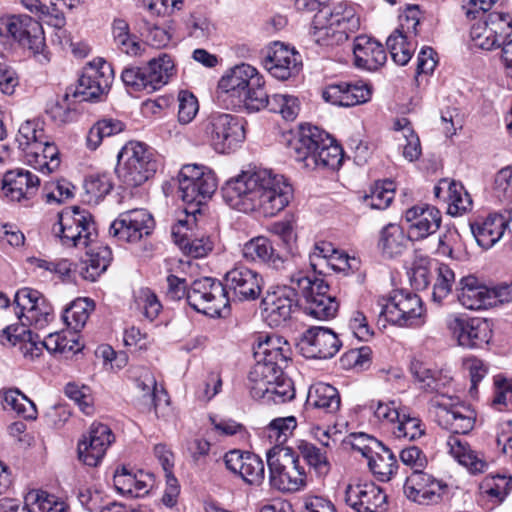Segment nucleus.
Listing matches in <instances>:
<instances>
[{
  "mask_svg": "<svg viewBox=\"0 0 512 512\" xmlns=\"http://www.w3.org/2000/svg\"><path fill=\"white\" fill-rule=\"evenodd\" d=\"M224 201L243 211L259 210L272 217L284 210L293 197V188L284 176L267 169L242 171L221 188Z\"/></svg>",
  "mask_w": 512,
  "mask_h": 512,
  "instance_id": "nucleus-1",
  "label": "nucleus"
},
{
  "mask_svg": "<svg viewBox=\"0 0 512 512\" xmlns=\"http://www.w3.org/2000/svg\"><path fill=\"white\" fill-rule=\"evenodd\" d=\"M294 158L307 170H336L343 162V149L336 140L318 126L299 125L297 136L289 141Z\"/></svg>",
  "mask_w": 512,
  "mask_h": 512,
  "instance_id": "nucleus-2",
  "label": "nucleus"
},
{
  "mask_svg": "<svg viewBox=\"0 0 512 512\" xmlns=\"http://www.w3.org/2000/svg\"><path fill=\"white\" fill-rule=\"evenodd\" d=\"M113 66H87L79 76L76 85L66 88L63 100L47 103L46 114L58 124H66L76 119L77 111L72 107L70 97L75 102H97L108 92L113 79Z\"/></svg>",
  "mask_w": 512,
  "mask_h": 512,
  "instance_id": "nucleus-3",
  "label": "nucleus"
},
{
  "mask_svg": "<svg viewBox=\"0 0 512 512\" xmlns=\"http://www.w3.org/2000/svg\"><path fill=\"white\" fill-rule=\"evenodd\" d=\"M217 93L238 111L258 112L267 105L265 80L255 66H231L219 79Z\"/></svg>",
  "mask_w": 512,
  "mask_h": 512,
  "instance_id": "nucleus-4",
  "label": "nucleus"
},
{
  "mask_svg": "<svg viewBox=\"0 0 512 512\" xmlns=\"http://www.w3.org/2000/svg\"><path fill=\"white\" fill-rule=\"evenodd\" d=\"M179 194L186 204L188 215L201 214V207L217 189V178L212 169L199 164H185L177 177Z\"/></svg>",
  "mask_w": 512,
  "mask_h": 512,
  "instance_id": "nucleus-5",
  "label": "nucleus"
},
{
  "mask_svg": "<svg viewBox=\"0 0 512 512\" xmlns=\"http://www.w3.org/2000/svg\"><path fill=\"white\" fill-rule=\"evenodd\" d=\"M269 482L281 492H296L306 486L307 475L299 455L290 447L273 446L266 454Z\"/></svg>",
  "mask_w": 512,
  "mask_h": 512,
  "instance_id": "nucleus-6",
  "label": "nucleus"
},
{
  "mask_svg": "<svg viewBox=\"0 0 512 512\" xmlns=\"http://www.w3.org/2000/svg\"><path fill=\"white\" fill-rule=\"evenodd\" d=\"M158 161L152 149L143 142L127 143L117 155L115 171L123 183L138 187L154 176Z\"/></svg>",
  "mask_w": 512,
  "mask_h": 512,
  "instance_id": "nucleus-7",
  "label": "nucleus"
},
{
  "mask_svg": "<svg viewBox=\"0 0 512 512\" xmlns=\"http://www.w3.org/2000/svg\"><path fill=\"white\" fill-rule=\"evenodd\" d=\"M245 124L242 117L212 112L200 123L199 129L216 152L230 153L244 142Z\"/></svg>",
  "mask_w": 512,
  "mask_h": 512,
  "instance_id": "nucleus-8",
  "label": "nucleus"
},
{
  "mask_svg": "<svg viewBox=\"0 0 512 512\" xmlns=\"http://www.w3.org/2000/svg\"><path fill=\"white\" fill-rule=\"evenodd\" d=\"M0 34L11 36L27 48L39 63L48 62L45 37L41 24L28 15H12L0 21Z\"/></svg>",
  "mask_w": 512,
  "mask_h": 512,
  "instance_id": "nucleus-9",
  "label": "nucleus"
},
{
  "mask_svg": "<svg viewBox=\"0 0 512 512\" xmlns=\"http://www.w3.org/2000/svg\"><path fill=\"white\" fill-rule=\"evenodd\" d=\"M323 17L329 16L327 25L316 26L318 41L324 45H338L346 41L350 33H354L360 27L359 17L355 7L345 1L336 3L331 11H320Z\"/></svg>",
  "mask_w": 512,
  "mask_h": 512,
  "instance_id": "nucleus-10",
  "label": "nucleus"
},
{
  "mask_svg": "<svg viewBox=\"0 0 512 512\" xmlns=\"http://www.w3.org/2000/svg\"><path fill=\"white\" fill-rule=\"evenodd\" d=\"M297 284L305 299L306 314L318 320H330L337 315L339 302L335 296L328 294L330 286L324 279L304 276L297 279Z\"/></svg>",
  "mask_w": 512,
  "mask_h": 512,
  "instance_id": "nucleus-11",
  "label": "nucleus"
},
{
  "mask_svg": "<svg viewBox=\"0 0 512 512\" xmlns=\"http://www.w3.org/2000/svg\"><path fill=\"white\" fill-rule=\"evenodd\" d=\"M298 307L300 305L297 290L286 285L276 286L272 291L268 290L260 303L262 318L271 328L285 326Z\"/></svg>",
  "mask_w": 512,
  "mask_h": 512,
  "instance_id": "nucleus-12",
  "label": "nucleus"
},
{
  "mask_svg": "<svg viewBox=\"0 0 512 512\" xmlns=\"http://www.w3.org/2000/svg\"><path fill=\"white\" fill-rule=\"evenodd\" d=\"M492 322L486 318L456 315L447 321V327L458 345L468 349L483 348L492 339Z\"/></svg>",
  "mask_w": 512,
  "mask_h": 512,
  "instance_id": "nucleus-13",
  "label": "nucleus"
},
{
  "mask_svg": "<svg viewBox=\"0 0 512 512\" xmlns=\"http://www.w3.org/2000/svg\"><path fill=\"white\" fill-rule=\"evenodd\" d=\"M341 347L338 335L332 329L322 326L308 328L296 342V349L307 359H330Z\"/></svg>",
  "mask_w": 512,
  "mask_h": 512,
  "instance_id": "nucleus-14",
  "label": "nucleus"
},
{
  "mask_svg": "<svg viewBox=\"0 0 512 512\" xmlns=\"http://www.w3.org/2000/svg\"><path fill=\"white\" fill-rule=\"evenodd\" d=\"M422 312V300L417 294L394 290L387 303L382 306L380 316H384L390 324L409 327L418 321Z\"/></svg>",
  "mask_w": 512,
  "mask_h": 512,
  "instance_id": "nucleus-15",
  "label": "nucleus"
},
{
  "mask_svg": "<svg viewBox=\"0 0 512 512\" xmlns=\"http://www.w3.org/2000/svg\"><path fill=\"white\" fill-rule=\"evenodd\" d=\"M222 282L230 303L232 300H256L261 294L263 279L256 271L238 265L224 275Z\"/></svg>",
  "mask_w": 512,
  "mask_h": 512,
  "instance_id": "nucleus-16",
  "label": "nucleus"
},
{
  "mask_svg": "<svg viewBox=\"0 0 512 512\" xmlns=\"http://www.w3.org/2000/svg\"><path fill=\"white\" fill-rule=\"evenodd\" d=\"M154 219L144 209H134L121 213L110 225L109 234L124 242H138L154 229Z\"/></svg>",
  "mask_w": 512,
  "mask_h": 512,
  "instance_id": "nucleus-17",
  "label": "nucleus"
},
{
  "mask_svg": "<svg viewBox=\"0 0 512 512\" xmlns=\"http://www.w3.org/2000/svg\"><path fill=\"white\" fill-rule=\"evenodd\" d=\"M387 494L372 481L349 484L345 490V502L357 512H386Z\"/></svg>",
  "mask_w": 512,
  "mask_h": 512,
  "instance_id": "nucleus-18",
  "label": "nucleus"
},
{
  "mask_svg": "<svg viewBox=\"0 0 512 512\" xmlns=\"http://www.w3.org/2000/svg\"><path fill=\"white\" fill-rule=\"evenodd\" d=\"M189 290L207 302L202 314L211 318H225L229 315V299L226 298L223 282L211 277H203L192 282Z\"/></svg>",
  "mask_w": 512,
  "mask_h": 512,
  "instance_id": "nucleus-19",
  "label": "nucleus"
},
{
  "mask_svg": "<svg viewBox=\"0 0 512 512\" xmlns=\"http://www.w3.org/2000/svg\"><path fill=\"white\" fill-rule=\"evenodd\" d=\"M280 339L266 337L265 341L259 342L254 351L257 364L249 372L248 380H259L261 377L283 371V364H287L288 357L282 347L279 346Z\"/></svg>",
  "mask_w": 512,
  "mask_h": 512,
  "instance_id": "nucleus-20",
  "label": "nucleus"
},
{
  "mask_svg": "<svg viewBox=\"0 0 512 512\" xmlns=\"http://www.w3.org/2000/svg\"><path fill=\"white\" fill-rule=\"evenodd\" d=\"M251 382L253 385L250 387V394L253 398H266L275 403H285L295 397L294 383L283 371L271 373Z\"/></svg>",
  "mask_w": 512,
  "mask_h": 512,
  "instance_id": "nucleus-21",
  "label": "nucleus"
},
{
  "mask_svg": "<svg viewBox=\"0 0 512 512\" xmlns=\"http://www.w3.org/2000/svg\"><path fill=\"white\" fill-rule=\"evenodd\" d=\"M405 220L410 223L408 238L418 241L435 233L441 225V212L436 207L415 205L405 213Z\"/></svg>",
  "mask_w": 512,
  "mask_h": 512,
  "instance_id": "nucleus-22",
  "label": "nucleus"
},
{
  "mask_svg": "<svg viewBox=\"0 0 512 512\" xmlns=\"http://www.w3.org/2000/svg\"><path fill=\"white\" fill-rule=\"evenodd\" d=\"M176 66H127L121 72L123 83L131 91L147 90L153 92L159 89L165 82L162 71H172Z\"/></svg>",
  "mask_w": 512,
  "mask_h": 512,
  "instance_id": "nucleus-23",
  "label": "nucleus"
},
{
  "mask_svg": "<svg viewBox=\"0 0 512 512\" xmlns=\"http://www.w3.org/2000/svg\"><path fill=\"white\" fill-rule=\"evenodd\" d=\"M242 252L246 260L265 264L275 270L283 269L288 260L286 254L275 246L274 241L264 236L254 237L246 242Z\"/></svg>",
  "mask_w": 512,
  "mask_h": 512,
  "instance_id": "nucleus-24",
  "label": "nucleus"
},
{
  "mask_svg": "<svg viewBox=\"0 0 512 512\" xmlns=\"http://www.w3.org/2000/svg\"><path fill=\"white\" fill-rule=\"evenodd\" d=\"M469 225L477 244L488 250L502 238L509 225V218L502 214L491 213L484 218H477Z\"/></svg>",
  "mask_w": 512,
  "mask_h": 512,
  "instance_id": "nucleus-25",
  "label": "nucleus"
},
{
  "mask_svg": "<svg viewBox=\"0 0 512 512\" xmlns=\"http://www.w3.org/2000/svg\"><path fill=\"white\" fill-rule=\"evenodd\" d=\"M39 185L40 179L23 169L9 170L2 179V190L13 201L30 199Z\"/></svg>",
  "mask_w": 512,
  "mask_h": 512,
  "instance_id": "nucleus-26",
  "label": "nucleus"
},
{
  "mask_svg": "<svg viewBox=\"0 0 512 512\" xmlns=\"http://www.w3.org/2000/svg\"><path fill=\"white\" fill-rule=\"evenodd\" d=\"M457 290L459 302L467 309L480 310L491 307V288L474 275L462 277Z\"/></svg>",
  "mask_w": 512,
  "mask_h": 512,
  "instance_id": "nucleus-27",
  "label": "nucleus"
},
{
  "mask_svg": "<svg viewBox=\"0 0 512 512\" xmlns=\"http://www.w3.org/2000/svg\"><path fill=\"white\" fill-rule=\"evenodd\" d=\"M341 399L338 390L323 382L310 386L305 402V409H319L325 413H335L339 410Z\"/></svg>",
  "mask_w": 512,
  "mask_h": 512,
  "instance_id": "nucleus-28",
  "label": "nucleus"
},
{
  "mask_svg": "<svg viewBox=\"0 0 512 512\" xmlns=\"http://www.w3.org/2000/svg\"><path fill=\"white\" fill-rule=\"evenodd\" d=\"M409 241L411 239L400 225L389 223L380 231L378 248L383 257L393 259L403 254Z\"/></svg>",
  "mask_w": 512,
  "mask_h": 512,
  "instance_id": "nucleus-29",
  "label": "nucleus"
},
{
  "mask_svg": "<svg viewBox=\"0 0 512 512\" xmlns=\"http://www.w3.org/2000/svg\"><path fill=\"white\" fill-rule=\"evenodd\" d=\"M448 445L451 448V453L458 460V462L467 467L473 473H483L488 468V462L483 458V455L475 450H472L467 442H462L456 436H450Z\"/></svg>",
  "mask_w": 512,
  "mask_h": 512,
  "instance_id": "nucleus-30",
  "label": "nucleus"
},
{
  "mask_svg": "<svg viewBox=\"0 0 512 512\" xmlns=\"http://www.w3.org/2000/svg\"><path fill=\"white\" fill-rule=\"evenodd\" d=\"M353 54L355 64H385L387 61L383 45L366 35L354 39Z\"/></svg>",
  "mask_w": 512,
  "mask_h": 512,
  "instance_id": "nucleus-31",
  "label": "nucleus"
},
{
  "mask_svg": "<svg viewBox=\"0 0 512 512\" xmlns=\"http://www.w3.org/2000/svg\"><path fill=\"white\" fill-rule=\"evenodd\" d=\"M172 237L183 253L193 258L204 257L213 249V243L209 237L199 238L193 233H182L175 228L172 229Z\"/></svg>",
  "mask_w": 512,
  "mask_h": 512,
  "instance_id": "nucleus-32",
  "label": "nucleus"
},
{
  "mask_svg": "<svg viewBox=\"0 0 512 512\" xmlns=\"http://www.w3.org/2000/svg\"><path fill=\"white\" fill-rule=\"evenodd\" d=\"M114 42L117 49L129 56H138L146 50L145 44L137 40V37L129 32V25L123 19H116L112 26Z\"/></svg>",
  "mask_w": 512,
  "mask_h": 512,
  "instance_id": "nucleus-33",
  "label": "nucleus"
},
{
  "mask_svg": "<svg viewBox=\"0 0 512 512\" xmlns=\"http://www.w3.org/2000/svg\"><path fill=\"white\" fill-rule=\"evenodd\" d=\"M265 62L272 64H303L299 52L291 45L281 41L269 43L261 51Z\"/></svg>",
  "mask_w": 512,
  "mask_h": 512,
  "instance_id": "nucleus-34",
  "label": "nucleus"
},
{
  "mask_svg": "<svg viewBox=\"0 0 512 512\" xmlns=\"http://www.w3.org/2000/svg\"><path fill=\"white\" fill-rule=\"evenodd\" d=\"M315 250H318L319 253L315 252L310 256V265L315 274L323 275L322 271L317 270L315 258L322 260L335 271L345 270V266H349V256L347 254L338 253L330 243L322 242L321 244H316Z\"/></svg>",
  "mask_w": 512,
  "mask_h": 512,
  "instance_id": "nucleus-35",
  "label": "nucleus"
},
{
  "mask_svg": "<svg viewBox=\"0 0 512 512\" xmlns=\"http://www.w3.org/2000/svg\"><path fill=\"white\" fill-rule=\"evenodd\" d=\"M369 191L363 196V202L371 209H386L394 198V182L390 179L378 180L370 186Z\"/></svg>",
  "mask_w": 512,
  "mask_h": 512,
  "instance_id": "nucleus-36",
  "label": "nucleus"
},
{
  "mask_svg": "<svg viewBox=\"0 0 512 512\" xmlns=\"http://www.w3.org/2000/svg\"><path fill=\"white\" fill-rule=\"evenodd\" d=\"M125 129V124L113 118L98 120L89 130L86 143L90 150H96L105 137L116 135Z\"/></svg>",
  "mask_w": 512,
  "mask_h": 512,
  "instance_id": "nucleus-37",
  "label": "nucleus"
},
{
  "mask_svg": "<svg viewBox=\"0 0 512 512\" xmlns=\"http://www.w3.org/2000/svg\"><path fill=\"white\" fill-rule=\"evenodd\" d=\"M441 184L448 185V193L451 203L448 207V213L455 216L460 215L463 212H466L472 205V200L469 197V194L464 191L465 199L462 197V191L464 187L460 183H456L455 181L448 182L447 179H442L439 185H436L433 189L434 195L437 198H440L442 193Z\"/></svg>",
  "mask_w": 512,
  "mask_h": 512,
  "instance_id": "nucleus-38",
  "label": "nucleus"
},
{
  "mask_svg": "<svg viewBox=\"0 0 512 512\" xmlns=\"http://www.w3.org/2000/svg\"><path fill=\"white\" fill-rule=\"evenodd\" d=\"M19 134L24 141L19 140V148L26 151V157L29 164L33 162L38 163L40 153L38 151V145L42 144V141L46 138L43 130H36L30 121L22 124L19 128Z\"/></svg>",
  "mask_w": 512,
  "mask_h": 512,
  "instance_id": "nucleus-39",
  "label": "nucleus"
},
{
  "mask_svg": "<svg viewBox=\"0 0 512 512\" xmlns=\"http://www.w3.org/2000/svg\"><path fill=\"white\" fill-rule=\"evenodd\" d=\"M34 505L37 507L38 512H66L67 509V505L63 501H59L56 496L42 490L32 491L25 497L23 510L36 512L31 507Z\"/></svg>",
  "mask_w": 512,
  "mask_h": 512,
  "instance_id": "nucleus-40",
  "label": "nucleus"
},
{
  "mask_svg": "<svg viewBox=\"0 0 512 512\" xmlns=\"http://www.w3.org/2000/svg\"><path fill=\"white\" fill-rule=\"evenodd\" d=\"M267 105L264 109L270 112L280 113L287 121H293L299 114L300 101L297 97L291 95L274 94L271 97L265 91Z\"/></svg>",
  "mask_w": 512,
  "mask_h": 512,
  "instance_id": "nucleus-41",
  "label": "nucleus"
},
{
  "mask_svg": "<svg viewBox=\"0 0 512 512\" xmlns=\"http://www.w3.org/2000/svg\"><path fill=\"white\" fill-rule=\"evenodd\" d=\"M448 414H451L453 424H455L454 433L467 434L473 427L475 422V412L470 405L458 402L450 405H440Z\"/></svg>",
  "mask_w": 512,
  "mask_h": 512,
  "instance_id": "nucleus-42",
  "label": "nucleus"
},
{
  "mask_svg": "<svg viewBox=\"0 0 512 512\" xmlns=\"http://www.w3.org/2000/svg\"><path fill=\"white\" fill-rule=\"evenodd\" d=\"M297 448L304 461L314 469L318 476H325L329 473L330 463L320 448L305 440H300Z\"/></svg>",
  "mask_w": 512,
  "mask_h": 512,
  "instance_id": "nucleus-43",
  "label": "nucleus"
},
{
  "mask_svg": "<svg viewBox=\"0 0 512 512\" xmlns=\"http://www.w3.org/2000/svg\"><path fill=\"white\" fill-rule=\"evenodd\" d=\"M88 307H90V309L94 308V302L89 298L73 301L64 310L62 315L63 321L67 327L73 329L74 332L82 329L88 319Z\"/></svg>",
  "mask_w": 512,
  "mask_h": 512,
  "instance_id": "nucleus-44",
  "label": "nucleus"
},
{
  "mask_svg": "<svg viewBox=\"0 0 512 512\" xmlns=\"http://www.w3.org/2000/svg\"><path fill=\"white\" fill-rule=\"evenodd\" d=\"M430 266L431 259L428 256L418 255L416 251L412 266L408 271L411 286L415 290L420 291L428 288L432 278Z\"/></svg>",
  "mask_w": 512,
  "mask_h": 512,
  "instance_id": "nucleus-45",
  "label": "nucleus"
},
{
  "mask_svg": "<svg viewBox=\"0 0 512 512\" xmlns=\"http://www.w3.org/2000/svg\"><path fill=\"white\" fill-rule=\"evenodd\" d=\"M410 37L406 34L392 33L386 41L389 53L395 64H408L413 52L414 45L408 41Z\"/></svg>",
  "mask_w": 512,
  "mask_h": 512,
  "instance_id": "nucleus-46",
  "label": "nucleus"
},
{
  "mask_svg": "<svg viewBox=\"0 0 512 512\" xmlns=\"http://www.w3.org/2000/svg\"><path fill=\"white\" fill-rule=\"evenodd\" d=\"M69 214L70 212L58 213V222L53 226V232L60 238L63 245L77 246L83 239L81 226H78V222L65 221V215Z\"/></svg>",
  "mask_w": 512,
  "mask_h": 512,
  "instance_id": "nucleus-47",
  "label": "nucleus"
},
{
  "mask_svg": "<svg viewBox=\"0 0 512 512\" xmlns=\"http://www.w3.org/2000/svg\"><path fill=\"white\" fill-rule=\"evenodd\" d=\"M368 467L377 480L387 482L398 469V462L395 454L384 456L379 451H375V458H370Z\"/></svg>",
  "mask_w": 512,
  "mask_h": 512,
  "instance_id": "nucleus-48",
  "label": "nucleus"
},
{
  "mask_svg": "<svg viewBox=\"0 0 512 512\" xmlns=\"http://www.w3.org/2000/svg\"><path fill=\"white\" fill-rule=\"evenodd\" d=\"M244 459L246 460L244 461L242 471H240V476L250 485H261L265 478L263 460L252 452H246Z\"/></svg>",
  "mask_w": 512,
  "mask_h": 512,
  "instance_id": "nucleus-49",
  "label": "nucleus"
},
{
  "mask_svg": "<svg viewBox=\"0 0 512 512\" xmlns=\"http://www.w3.org/2000/svg\"><path fill=\"white\" fill-rule=\"evenodd\" d=\"M4 402L13 410L23 414L26 419L34 420L37 417L35 404L16 388H11L4 393Z\"/></svg>",
  "mask_w": 512,
  "mask_h": 512,
  "instance_id": "nucleus-50",
  "label": "nucleus"
},
{
  "mask_svg": "<svg viewBox=\"0 0 512 512\" xmlns=\"http://www.w3.org/2000/svg\"><path fill=\"white\" fill-rule=\"evenodd\" d=\"M481 488L488 496L502 502L512 489V477L501 474L489 475L483 480Z\"/></svg>",
  "mask_w": 512,
  "mask_h": 512,
  "instance_id": "nucleus-51",
  "label": "nucleus"
},
{
  "mask_svg": "<svg viewBox=\"0 0 512 512\" xmlns=\"http://www.w3.org/2000/svg\"><path fill=\"white\" fill-rule=\"evenodd\" d=\"M297 427V421L294 416L279 417L273 419L267 426L268 437L275 438L276 445H282L288 440L289 436Z\"/></svg>",
  "mask_w": 512,
  "mask_h": 512,
  "instance_id": "nucleus-52",
  "label": "nucleus"
},
{
  "mask_svg": "<svg viewBox=\"0 0 512 512\" xmlns=\"http://www.w3.org/2000/svg\"><path fill=\"white\" fill-rule=\"evenodd\" d=\"M272 232L275 236V239H272L275 246L286 254V258L288 259L290 255H294L296 235L293 232L291 224L289 222L274 223Z\"/></svg>",
  "mask_w": 512,
  "mask_h": 512,
  "instance_id": "nucleus-53",
  "label": "nucleus"
},
{
  "mask_svg": "<svg viewBox=\"0 0 512 512\" xmlns=\"http://www.w3.org/2000/svg\"><path fill=\"white\" fill-rule=\"evenodd\" d=\"M437 271L438 277L433 286L432 299L434 302L441 303L442 300L451 292L452 284L455 280V274L446 264H440Z\"/></svg>",
  "mask_w": 512,
  "mask_h": 512,
  "instance_id": "nucleus-54",
  "label": "nucleus"
},
{
  "mask_svg": "<svg viewBox=\"0 0 512 512\" xmlns=\"http://www.w3.org/2000/svg\"><path fill=\"white\" fill-rule=\"evenodd\" d=\"M93 443L101 452L106 454L107 448L112 444L115 437L110 427L103 423L94 422L89 430L82 435Z\"/></svg>",
  "mask_w": 512,
  "mask_h": 512,
  "instance_id": "nucleus-55",
  "label": "nucleus"
},
{
  "mask_svg": "<svg viewBox=\"0 0 512 512\" xmlns=\"http://www.w3.org/2000/svg\"><path fill=\"white\" fill-rule=\"evenodd\" d=\"M410 372L414 378L422 383V389L426 392L434 393L439 392L440 383L436 377V371L427 368L420 361H412L410 365Z\"/></svg>",
  "mask_w": 512,
  "mask_h": 512,
  "instance_id": "nucleus-56",
  "label": "nucleus"
},
{
  "mask_svg": "<svg viewBox=\"0 0 512 512\" xmlns=\"http://www.w3.org/2000/svg\"><path fill=\"white\" fill-rule=\"evenodd\" d=\"M485 21L496 37L499 38V41L505 44L512 33L511 15L502 12H492L486 16Z\"/></svg>",
  "mask_w": 512,
  "mask_h": 512,
  "instance_id": "nucleus-57",
  "label": "nucleus"
},
{
  "mask_svg": "<svg viewBox=\"0 0 512 512\" xmlns=\"http://www.w3.org/2000/svg\"><path fill=\"white\" fill-rule=\"evenodd\" d=\"M84 188L92 197L102 198L111 192L113 183L108 173H95L85 178Z\"/></svg>",
  "mask_w": 512,
  "mask_h": 512,
  "instance_id": "nucleus-58",
  "label": "nucleus"
},
{
  "mask_svg": "<svg viewBox=\"0 0 512 512\" xmlns=\"http://www.w3.org/2000/svg\"><path fill=\"white\" fill-rule=\"evenodd\" d=\"M37 299H41V293L38 290L24 287L16 292L14 296V304L17 309L15 314L19 320L26 318L25 311L31 314Z\"/></svg>",
  "mask_w": 512,
  "mask_h": 512,
  "instance_id": "nucleus-59",
  "label": "nucleus"
},
{
  "mask_svg": "<svg viewBox=\"0 0 512 512\" xmlns=\"http://www.w3.org/2000/svg\"><path fill=\"white\" fill-rule=\"evenodd\" d=\"M178 120L182 124L190 123L199 110L197 98L193 93L183 90L178 95Z\"/></svg>",
  "mask_w": 512,
  "mask_h": 512,
  "instance_id": "nucleus-60",
  "label": "nucleus"
},
{
  "mask_svg": "<svg viewBox=\"0 0 512 512\" xmlns=\"http://www.w3.org/2000/svg\"><path fill=\"white\" fill-rule=\"evenodd\" d=\"M420 23V11L418 6L409 5L399 16V26L393 33L406 34L408 37L417 35V27Z\"/></svg>",
  "mask_w": 512,
  "mask_h": 512,
  "instance_id": "nucleus-61",
  "label": "nucleus"
},
{
  "mask_svg": "<svg viewBox=\"0 0 512 512\" xmlns=\"http://www.w3.org/2000/svg\"><path fill=\"white\" fill-rule=\"evenodd\" d=\"M436 481L439 480L424 472V469L412 471L404 483V494L408 499H415V495H417V488L427 486L428 484H432L433 487L434 482Z\"/></svg>",
  "mask_w": 512,
  "mask_h": 512,
  "instance_id": "nucleus-62",
  "label": "nucleus"
},
{
  "mask_svg": "<svg viewBox=\"0 0 512 512\" xmlns=\"http://www.w3.org/2000/svg\"><path fill=\"white\" fill-rule=\"evenodd\" d=\"M77 454L79 461L90 467H97L105 455L104 452H101L99 448L85 437L78 441Z\"/></svg>",
  "mask_w": 512,
  "mask_h": 512,
  "instance_id": "nucleus-63",
  "label": "nucleus"
},
{
  "mask_svg": "<svg viewBox=\"0 0 512 512\" xmlns=\"http://www.w3.org/2000/svg\"><path fill=\"white\" fill-rule=\"evenodd\" d=\"M139 32L147 41L155 46L166 45L170 40V35L164 29L155 23H151L146 19H142L139 23Z\"/></svg>",
  "mask_w": 512,
  "mask_h": 512,
  "instance_id": "nucleus-64",
  "label": "nucleus"
}]
</instances>
